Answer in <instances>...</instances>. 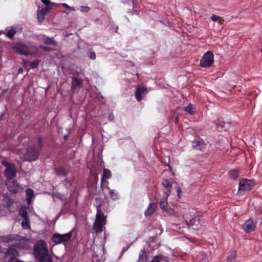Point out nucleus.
Returning a JSON list of instances; mask_svg holds the SVG:
<instances>
[{"label":"nucleus","instance_id":"f257e3e1","mask_svg":"<svg viewBox=\"0 0 262 262\" xmlns=\"http://www.w3.org/2000/svg\"><path fill=\"white\" fill-rule=\"evenodd\" d=\"M37 47L31 42H18L17 45L12 48L13 50L16 53L26 56L33 55V50H37Z\"/></svg>","mask_w":262,"mask_h":262},{"label":"nucleus","instance_id":"f03ea898","mask_svg":"<svg viewBox=\"0 0 262 262\" xmlns=\"http://www.w3.org/2000/svg\"><path fill=\"white\" fill-rule=\"evenodd\" d=\"M33 253L37 259L49 254L47 243L43 240L37 241L34 246Z\"/></svg>","mask_w":262,"mask_h":262},{"label":"nucleus","instance_id":"7ed1b4c3","mask_svg":"<svg viewBox=\"0 0 262 262\" xmlns=\"http://www.w3.org/2000/svg\"><path fill=\"white\" fill-rule=\"evenodd\" d=\"M105 217L99 208H97L96 220L93 225V229L97 232H101L103 230V226L106 224Z\"/></svg>","mask_w":262,"mask_h":262},{"label":"nucleus","instance_id":"20e7f679","mask_svg":"<svg viewBox=\"0 0 262 262\" xmlns=\"http://www.w3.org/2000/svg\"><path fill=\"white\" fill-rule=\"evenodd\" d=\"M2 164L6 167L4 174L7 178V180H13L16 175V170L14 164L4 161H2Z\"/></svg>","mask_w":262,"mask_h":262},{"label":"nucleus","instance_id":"39448f33","mask_svg":"<svg viewBox=\"0 0 262 262\" xmlns=\"http://www.w3.org/2000/svg\"><path fill=\"white\" fill-rule=\"evenodd\" d=\"M214 61V55L210 51L206 52L200 60V65L202 67L208 68L211 67Z\"/></svg>","mask_w":262,"mask_h":262},{"label":"nucleus","instance_id":"423d86ee","mask_svg":"<svg viewBox=\"0 0 262 262\" xmlns=\"http://www.w3.org/2000/svg\"><path fill=\"white\" fill-rule=\"evenodd\" d=\"M72 235L71 231L63 234L55 233L52 236V241L56 244H59L69 241L71 238Z\"/></svg>","mask_w":262,"mask_h":262},{"label":"nucleus","instance_id":"0eeeda50","mask_svg":"<svg viewBox=\"0 0 262 262\" xmlns=\"http://www.w3.org/2000/svg\"><path fill=\"white\" fill-rule=\"evenodd\" d=\"M15 240L18 241L15 244L16 247L19 249L27 250L31 247L30 240L29 238L16 235L15 237Z\"/></svg>","mask_w":262,"mask_h":262},{"label":"nucleus","instance_id":"6e6552de","mask_svg":"<svg viewBox=\"0 0 262 262\" xmlns=\"http://www.w3.org/2000/svg\"><path fill=\"white\" fill-rule=\"evenodd\" d=\"M39 150L35 149L34 146H30L27 148L25 155L26 160L32 161L36 160L39 156Z\"/></svg>","mask_w":262,"mask_h":262},{"label":"nucleus","instance_id":"1a4fd4ad","mask_svg":"<svg viewBox=\"0 0 262 262\" xmlns=\"http://www.w3.org/2000/svg\"><path fill=\"white\" fill-rule=\"evenodd\" d=\"M9 190L13 193H17L22 191L23 189L14 180H7L6 182Z\"/></svg>","mask_w":262,"mask_h":262},{"label":"nucleus","instance_id":"9d476101","mask_svg":"<svg viewBox=\"0 0 262 262\" xmlns=\"http://www.w3.org/2000/svg\"><path fill=\"white\" fill-rule=\"evenodd\" d=\"M252 182L250 180H243L239 183L238 190L249 191L252 189Z\"/></svg>","mask_w":262,"mask_h":262},{"label":"nucleus","instance_id":"9b49d317","mask_svg":"<svg viewBox=\"0 0 262 262\" xmlns=\"http://www.w3.org/2000/svg\"><path fill=\"white\" fill-rule=\"evenodd\" d=\"M17 249H18L16 247V244L12 245L10 246L8 249L6 251V255L9 256L10 258L9 259L12 260H16V257L18 256V252L17 251Z\"/></svg>","mask_w":262,"mask_h":262},{"label":"nucleus","instance_id":"f8f14e48","mask_svg":"<svg viewBox=\"0 0 262 262\" xmlns=\"http://www.w3.org/2000/svg\"><path fill=\"white\" fill-rule=\"evenodd\" d=\"M255 224L251 219H248L243 225V229L246 233L254 231L255 229Z\"/></svg>","mask_w":262,"mask_h":262},{"label":"nucleus","instance_id":"ddd939ff","mask_svg":"<svg viewBox=\"0 0 262 262\" xmlns=\"http://www.w3.org/2000/svg\"><path fill=\"white\" fill-rule=\"evenodd\" d=\"M72 89L74 91H78L82 85V80L81 79L73 76L72 77Z\"/></svg>","mask_w":262,"mask_h":262},{"label":"nucleus","instance_id":"4468645a","mask_svg":"<svg viewBox=\"0 0 262 262\" xmlns=\"http://www.w3.org/2000/svg\"><path fill=\"white\" fill-rule=\"evenodd\" d=\"M162 184L164 187L163 192L164 195L166 196V198H167L171 193V185L167 179H165L162 180Z\"/></svg>","mask_w":262,"mask_h":262},{"label":"nucleus","instance_id":"2eb2a0df","mask_svg":"<svg viewBox=\"0 0 262 262\" xmlns=\"http://www.w3.org/2000/svg\"><path fill=\"white\" fill-rule=\"evenodd\" d=\"M192 145L194 148L200 150H203L205 147V144L203 140L199 138L195 139L192 141Z\"/></svg>","mask_w":262,"mask_h":262},{"label":"nucleus","instance_id":"dca6fc26","mask_svg":"<svg viewBox=\"0 0 262 262\" xmlns=\"http://www.w3.org/2000/svg\"><path fill=\"white\" fill-rule=\"evenodd\" d=\"M147 92V89L145 87H138L135 92V97L138 101L142 100V95H144Z\"/></svg>","mask_w":262,"mask_h":262},{"label":"nucleus","instance_id":"f3484780","mask_svg":"<svg viewBox=\"0 0 262 262\" xmlns=\"http://www.w3.org/2000/svg\"><path fill=\"white\" fill-rule=\"evenodd\" d=\"M200 223V217L198 215H194L189 220V221L186 220V224L189 228L193 225H198Z\"/></svg>","mask_w":262,"mask_h":262},{"label":"nucleus","instance_id":"a211bd4d","mask_svg":"<svg viewBox=\"0 0 262 262\" xmlns=\"http://www.w3.org/2000/svg\"><path fill=\"white\" fill-rule=\"evenodd\" d=\"M26 194L27 203L30 205L32 200L35 198L34 191L32 189L28 188L26 190Z\"/></svg>","mask_w":262,"mask_h":262},{"label":"nucleus","instance_id":"6ab92c4d","mask_svg":"<svg viewBox=\"0 0 262 262\" xmlns=\"http://www.w3.org/2000/svg\"><path fill=\"white\" fill-rule=\"evenodd\" d=\"M156 205L154 203H150L144 212V214L146 216H149L152 214L155 210Z\"/></svg>","mask_w":262,"mask_h":262},{"label":"nucleus","instance_id":"aec40b11","mask_svg":"<svg viewBox=\"0 0 262 262\" xmlns=\"http://www.w3.org/2000/svg\"><path fill=\"white\" fill-rule=\"evenodd\" d=\"M164 198H163L160 201V206L161 209L166 212L168 211V208L167 206V198H166V196L164 195Z\"/></svg>","mask_w":262,"mask_h":262},{"label":"nucleus","instance_id":"412c9836","mask_svg":"<svg viewBox=\"0 0 262 262\" xmlns=\"http://www.w3.org/2000/svg\"><path fill=\"white\" fill-rule=\"evenodd\" d=\"M42 40H44V43L47 45H51L54 46H57V42L53 40L52 38H51L50 37H45L44 38V36H42Z\"/></svg>","mask_w":262,"mask_h":262},{"label":"nucleus","instance_id":"4be33fe9","mask_svg":"<svg viewBox=\"0 0 262 262\" xmlns=\"http://www.w3.org/2000/svg\"><path fill=\"white\" fill-rule=\"evenodd\" d=\"M112 177V173L109 169L104 168L103 171V178L101 181V185H102L103 179L105 178L108 179Z\"/></svg>","mask_w":262,"mask_h":262},{"label":"nucleus","instance_id":"5701e85b","mask_svg":"<svg viewBox=\"0 0 262 262\" xmlns=\"http://www.w3.org/2000/svg\"><path fill=\"white\" fill-rule=\"evenodd\" d=\"M30 221L29 218L24 219L21 222V226L24 229H30Z\"/></svg>","mask_w":262,"mask_h":262},{"label":"nucleus","instance_id":"b1692460","mask_svg":"<svg viewBox=\"0 0 262 262\" xmlns=\"http://www.w3.org/2000/svg\"><path fill=\"white\" fill-rule=\"evenodd\" d=\"M19 214L23 219L29 218L26 208L24 207H22L19 209Z\"/></svg>","mask_w":262,"mask_h":262},{"label":"nucleus","instance_id":"393cba45","mask_svg":"<svg viewBox=\"0 0 262 262\" xmlns=\"http://www.w3.org/2000/svg\"><path fill=\"white\" fill-rule=\"evenodd\" d=\"M185 111L191 115L195 113V110L191 103H189L185 107Z\"/></svg>","mask_w":262,"mask_h":262},{"label":"nucleus","instance_id":"a878e982","mask_svg":"<svg viewBox=\"0 0 262 262\" xmlns=\"http://www.w3.org/2000/svg\"><path fill=\"white\" fill-rule=\"evenodd\" d=\"M238 170L237 169L231 170L229 171V175L230 178L235 179L238 177Z\"/></svg>","mask_w":262,"mask_h":262},{"label":"nucleus","instance_id":"bb28decb","mask_svg":"<svg viewBox=\"0 0 262 262\" xmlns=\"http://www.w3.org/2000/svg\"><path fill=\"white\" fill-rule=\"evenodd\" d=\"M16 32V29L14 28H12L10 30H9L6 33L7 36H8L9 38H13Z\"/></svg>","mask_w":262,"mask_h":262},{"label":"nucleus","instance_id":"cd10ccee","mask_svg":"<svg viewBox=\"0 0 262 262\" xmlns=\"http://www.w3.org/2000/svg\"><path fill=\"white\" fill-rule=\"evenodd\" d=\"M54 195L60 199L61 201H63L64 202V205H66L67 203V199H66V198L65 196V195L61 193H59V192H57V193H56L54 194Z\"/></svg>","mask_w":262,"mask_h":262},{"label":"nucleus","instance_id":"c85d7f7f","mask_svg":"<svg viewBox=\"0 0 262 262\" xmlns=\"http://www.w3.org/2000/svg\"><path fill=\"white\" fill-rule=\"evenodd\" d=\"M109 194L112 198L114 200H117L119 199V195L118 192L115 190H110Z\"/></svg>","mask_w":262,"mask_h":262},{"label":"nucleus","instance_id":"c756f323","mask_svg":"<svg viewBox=\"0 0 262 262\" xmlns=\"http://www.w3.org/2000/svg\"><path fill=\"white\" fill-rule=\"evenodd\" d=\"M40 262H52V258L49 254L38 259Z\"/></svg>","mask_w":262,"mask_h":262},{"label":"nucleus","instance_id":"7c9ffc66","mask_svg":"<svg viewBox=\"0 0 262 262\" xmlns=\"http://www.w3.org/2000/svg\"><path fill=\"white\" fill-rule=\"evenodd\" d=\"M211 18L213 21H219V23L220 24H222L224 22V20L222 19L221 17L216 15H212L211 17Z\"/></svg>","mask_w":262,"mask_h":262},{"label":"nucleus","instance_id":"2f4dec72","mask_svg":"<svg viewBox=\"0 0 262 262\" xmlns=\"http://www.w3.org/2000/svg\"><path fill=\"white\" fill-rule=\"evenodd\" d=\"M236 255V251H233L231 254L228 257V262H234V260Z\"/></svg>","mask_w":262,"mask_h":262},{"label":"nucleus","instance_id":"473e14b6","mask_svg":"<svg viewBox=\"0 0 262 262\" xmlns=\"http://www.w3.org/2000/svg\"><path fill=\"white\" fill-rule=\"evenodd\" d=\"M91 9V8L88 6H80L79 8V10L82 13L88 12Z\"/></svg>","mask_w":262,"mask_h":262},{"label":"nucleus","instance_id":"72a5a7b5","mask_svg":"<svg viewBox=\"0 0 262 262\" xmlns=\"http://www.w3.org/2000/svg\"><path fill=\"white\" fill-rule=\"evenodd\" d=\"M88 56L90 59L95 60L96 58V54L94 51H90Z\"/></svg>","mask_w":262,"mask_h":262},{"label":"nucleus","instance_id":"f704fd0d","mask_svg":"<svg viewBox=\"0 0 262 262\" xmlns=\"http://www.w3.org/2000/svg\"><path fill=\"white\" fill-rule=\"evenodd\" d=\"M145 254V250L144 249L140 251V254H139V259H138V262H143V256H144V255Z\"/></svg>","mask_w":262,"mask_h":262},{"label":"nucleus","instance_id":"c9c22d12","mask_svg":"<svg viewBox=\"0 0 262 262\" xmlns=\"http://www.w3.org/2000/svg\"><path fill=\"white\" fill-rule=\"evenodd\" d=\"M39 61L38 60H34L30 63V66L32 68L34 69L38 67Z\"/></svg>","mask_w":262,"mask_h":262},{"label":"nucleus","instance_id":"e433bc0d","mask_svg":"<svg viewBox=\"0 0 262 262\" xmlns=\"http://www.w3.org/2000/svg\"><path fill=\"white\" fill-rule=\"evenodd\" d=\"M52 8L49 7H46L45 8L40 10L42 12V14L45 16L50 11Z\"/></svg>","mask_w":262,"mask_h":262},{"label":"nucleus","instance_id":"4c0bfd02","mask_svg":"<svg viewBox=\"0 0 262 262\" xmlns=\"http://www.w3.org/2000/svg\"><path fill=\"white\" fill-rule=\"evenodd\" d=\"M57 173L58 175H63V176L66 175L65 170L62 168H58L57 170Z\"/></svg>","mask_w":262,"mask_h":262},{"label":"nucleus","instance_id":"58836bf2","mask_svg":"<svg viewBox=\"0 0 262 262\" xmlns=\"http://www.w3.org/2000/svg\"><path fill=\"white\" fill-rule=\"evenodd\" d=\"M44 15L42 14L41 11H38L37 12V17L39 21H42L44 19Z\"/></svg>","mask_w":262,"mask_h":262},{"label":"nucleus","instance_id":"ea45409f","mask_svg":"<svg viewBox=\"0 0 262 262\" xmlns=\"http://www.w3.org/2000/svg\"><path fill=\"white\" fill-rule=\"evenodd\" d=\"M158 258L160 259V260L162 261V260H164V261H169V258L168 257H167L166 256H163L162 255H159V256H157Z\"/></svg>","mask_w":262,"mask_h":262},{"label":"nucleus","instance_id":"a19ab883","mask_svg":"<svg viewBox=\"0 0 262 262\" xmlns=\"http://www.w3.org/2000/svg\"><path fill=\"white\" fill-rule=\"evenodd\" d=\"M62 5L63 7H64L66 8H67V9H69V10H70L71 11H75V8L74 7H71L69 6L68 5H67L66 3H62Z\"/></svg>","mask_w":262,"mask_h":262},{"label":"nucleus","instance_id":"79ce46f5","mask_svg":"<svg viewBox=\"0 0 262 262\" xmlns=\"http://www.w3.org/2000/svg\"><path fill=\"white\" fill-rule=\"evenodd\" d=\"M43 139L41 137H38L37 139L38 146L40 148L42 146Z\"/></svg>","mask_w":262,"mask_h":262},{"label":"nucleus","instance_id":"37998d69","mask_svg":"<svg viewBox=\"0 0 262 262\" xmlns=\"http://www.w3.org/2000/svg\"><path fill=\"white\" fill-rule=\"evenodd\" d=\"M39 48L43 50H45V51H50L51 50V48H50V47H46V46H42V45H40L39 46Z\"/></svg>","mask_w":262,"mask_h":262},{"label":"nucleus","instance_id":"c03bdc74","mask_svg":"<svg viewBox=\"0 0 262 262\" xmlns=\"http://www.w3.org/2000/svg\"><path fill=\"white\" fill-rule=\"evenodd\" d=\"M42 3H43L47 7L51 4L50 0H41Z\"/></svg>","mask_w":262,"mask_h":262},{"label":"nucleus","instance_id":"a18cd8bd","mask_svg":"<svg viewBox=\"0 0 262 262\" xmlns=\"http://www.w3.org/2000/svg\"><path fill=\"white\" fill-rule=\"evenodd\" d=\"M181 189L180 188H178L177 189V194L179 198H181Z\"/></svg>","mask_w":262,"mask_h":262},{"label":"nucleus","instance_id":"49530a36","mask_svg":"<svg viewBox=\"0 0 262 262\" xmlns=\"http://www.w3.org/2000/svg\"><path fill=\"white\" fill-rule=\"evenodd\" d=\"M183 218H184L185 220H186V219H189V217L188 216V215H187L186 214H184V216H183Z\"/></svg>","mask_w":262,"mask_h":262},{"label":"nucleus","instance_id":"de8ad7c7","mask_svg":"<svg viewBox=\"0 0 262 262\" xmlns=\"http://www.w3.org/2000/svg\"><path fill=\"white\" fill-rule=\"evenodd\" d=\"M194 210H192L191 211H190V212L191 213V214H194Z\"/></svg>","mask_w":262,"mask_h":262},{"label":"nucleus","instance_id":"09e8293b","mask_svg":"<svg viewBox=\"0 0 262 262\" xmlns=\"http://www.w3.org/2000/svg\"><path fill=\"white\" fill-rule=\"evenodd\" d=\"M15 262H24V261H21V260H17V259H16V260H15Z\"/></svg>","mask_w":262,"mask_h":262},{"label":"nucleus","instance_id":"8fccbe9b","mask_svg":"<svg viewBox=\"0 0 262 262\" xmlns=\"http://www.w3.org/2000/svg\"><path fill=\"white\" fill-rule=\"evenodd\" d=\"M126 251V249H123V251H122V252H124Z\"/></svg>","mask_w":262,"mask_h":262},{"label":"nucleus","instance_id":"3c124183","mask_svg":"<svg viewBox=\"0 0 262 262\" xmlns=\"http://www.w3.org/2000/svg\"><path fill=\"white\" fill-rule=\"evenodd\" d=\"M260 224L262 225V219H261Z\"/></svg>","mask_w":262,"mask_h":262},{"label":"nucleus","instance_id":"603ef678","mask_svg":"<svg viewBox=\"0 0 262 262\" xmlns=\"http://www.w3.org/2000/svg\"><path fill=\"white\" fill-rule=\"evenodd\" d=\"M203 259H204V260L206 261V257H204Z\"/></svg>","mask_w":262,"mask_h":262},{"label":"nucleus","instance_id":"864d4df0","mask_svg":"<svg viewBox=\"0 0 262 262\" xmlns=\"http://www.w3.org/2000/svg\"><path fill=\"white\" fill-rule=\"evenodd\" d=\"M52 5H56V4L52 3Z\"/></svg>","mask_w":262,"mask_h":262},{"label":"nucleus","instance_id":"5fc2aeb1","mask_svg":"<svg viewBox=\"0 0 262 262\" xmlns=\"http://www.w3.org/2000/svg\"><path fill=\"white\" fill-rule=\"evenodd\" d=\"M19 71H20V72H21V70H20V69H19Z\"/></svg>","mask_w":262,"mask_h":262},{"label":"nucleus","instance_id":"6e6d98bb","mask_svg":"<svg viewBox=\"0 0 262 262\" xmlns=\"http://www.w3.org/2000/svg\"><path fill=\"white\" fill-rule=\"evenodd\" d=\"M19 71H20V72H21V70H20V69H19Z\"/></svg>","mask_w":262,"mask_h":262}]
</instances>
